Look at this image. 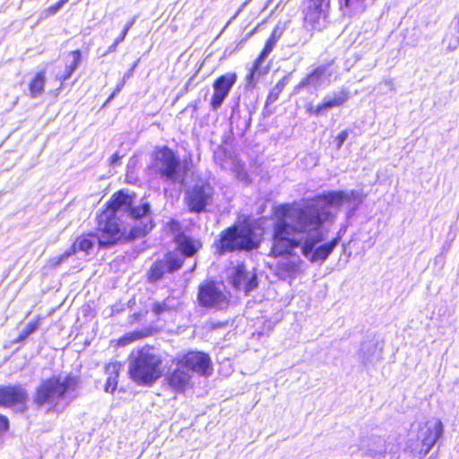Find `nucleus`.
Listing matches in <instances>:
<instances>
[{
    "label": "nucleus",
    "mask_w": 459,
    "mask_h": 459,
    "mask_svg": "<svg viewBox=\"0 0 459 459\" xmlns=\"http://www.w3.org/2000/svg\"><path fill=\"white\" fill-rule=\"evenodd\" d=\"M361 203V195L351 190L325 193L302 208H292L289 204L277 206L273 224L272 255L275 257L290 255L300 247L303 256L310 263L323 264L340 241V238H334L317 246L325 240L321 230L323 224L333 221L331 208L344 204L356 208Z\"/></svg>",
    "instance_id": "1"
},
{
    "label": "nucleus",
    "mask_w": 459,
    "mask_h": 459,
    "mask_svg": "<svg viewBox=\"0 0 459 459\" xmlns=\"http://www.w3.org/2000/svg\"><path fill=\"white\" fill-rule=\"evenodd\" d=\"M151 205L147 202H142L134 205L131 195L124 191L113 195L107 208L98 216V242L101 247H110L117 243L123 237L121 227L117 221L125 214L127 217L141 221L140 226H134L130 231L131 238H137L150 232L153 225L150 217Z\"/></svg>",
    "instance_id": "2"
},
{
    "label": "nucleus",
    "mask_w": 459,
    "mask_h": 459,
    "mask_svg": "<svg viewBox=\"0 0 459 459\" xmlns=\"http://www.w3.org/2000/svg\"><path fill=\"white\" fill-rule=\"evenodd\" d=\"M162 360L153 348L143 347L130 355L128 373L139 385H152L162 375Z\"/></svg>",
    "instance_id": "3"
},
{
    "label": "nucleus",
    "mask_w": 459,
    "mask_h": 459,
    "mask_svg": "<svg viewBox=\"0 0 459 459\" xmlns=\"http://www.w3.org/2000/svg\"><path fill=\"white\" fill-rule=\"evenodd\" d=\"M210 357L200 351H190L178 359L176 369L167 377L168 383L176 392H184L191 383L194 373L210 374Z\"/></svg>",
    "instance_id": "4"
},
{
    "label": "nucleus",
    "mask_w": 459,
    "mask_h": 459,
    "mask_svg": "<svg viewBox=\"0 0 459 459\" xmlns=\"http://www.w3.org/2000/svg\"><path fill=\"white\" fill-rule=\"evenodd\" d=\"M260 241L254 230L248 226L233 225L220 235L216 242V248L219 255L231 253L234 251H250L259 247Z\"/></svg>",
    "instance_id": "5"
},
{
    "label": "nucleus",
    "mask_w": 459,
    "mask_h": 459,
    "mask_svg": "<svg viewBox=\"0 0 459 459\" xmlns=\"http://www.w3.org/2000/svg\"><path fill=\"white\" fill-rule=\"evenodd\" d=\"M77 385V378L71 376H67L64 378L61 377H53L43 380L37 388L34 402L39 406H56L59 400L65 398V395L69 394L71 392H74Z\"/></svg>",
    "instance_id": "6"
},
{
    "label": "nucleus",
    "mask_w": 459,
    "mask_h": 459,
    "mask_svg": "<svg viewBox=\"0 0 459 459\" xmlns=\"http://www.w3.org/2000/svg\"><path fill=\"white\" fill-rule=\"evenodd\" d=\"M150 168L161 178L175 180L179 168V160L171 149L163 146L154 152Z\"/></svg>",
    "instance_id": "7"
},
{
    "label": "nucleus",
    "mask_w": 459,
    "mask_h": 459,
    "mask_svg": "<svg viewBox=\"0 0 459 459\" xmlns=\"http://www.w3.org/2000/svg\"><path fill=\"white\" fill-rule=\"evenodd\" d=\"M214 189L209 183H196L185 193V202L191 212L200 213L212 204Z\"/></svg>",
    "instance_id": "8"
},
{
    "label": "nucleus",
    "mask_w": 459,
    "mask_h": 459,
    "mask_svg": "<svg viewBox=\"0 0 459 459\" xmlns=\"http://www.w3.org/2000/svg\"><path fill=\"white\" fill-rule=\"evenodd\" d=\"M330 0H306L304 2V21L312 30H322L326 23Z\"/></svg>",
    "instance_id": "9"
},
{
    "label": "nucleus",
    "mask_w": 459,
    "mask_h": 459,
    "mask_svg": "<svg viewBox=\"0 0 459 459\" xmlns=\"http://www.w3.org/2000/svg\"><path fill=\"white\" fill-rule=\"evenodd\" d=\"M198 304L206 308H222L227 306V296L213 281H204L199 285Z\"/></svg>",
    "instance_id": "10"
},
{
    "label": "nucleus",
    "mask_w": 459,
    "mask_h": 459,
    "mask_svg": "<svg viewBox=\"0 0 459 459\" xmlns=\"http://www.w3.org/2000/svg\"><path fill=\"white\" fill-rule=\"evenodd\" d=\"M330 66L331 64H325L315 68L295 87V91L299 92L301 89H307L309 91H313L328 84L333 75Z\"/></svg>",
    "instance_id": "11"
},
{
    "label": "nucleus",
    "mask_w": 459,
    "mask_h": 459,
    "mask_svg": "<svg viewBox=\"0 0 459 459\" xmlns=\"http://www.w3.org/2000/svg\"><path fill=\"white\" fill-rule=\"evenodd\" d=\"M236 82L237 75L234 73L221 75L214 81L212 85L213 94L210 102L212 110H217L221 108Z\"/></svg>",
    "instance_id": "12"
},
{
    "label": "nucleus",
    "mask_w": 459,
    "mask_h": 459,
    "mask_svg": "<svg viewBox=\"0 0 459 459\" xmlns=\"http://www.w3.org/2000/svg\"><path fill=\"white\" fill-rule=\"evenodd\" d=\"M442 434L443 425L440 420L428 421L418 432V440L421 442L420 453L426 455Z\"/></svg>",
    "instance_id": "13"
},
{
    "label": "nucleus",
    "mask_w": 459,
    "mask_h": 459,
    "mask_svg": "<svg viewBox=\"0 0 459 459\" xmlns=\"http://www.w3.org/2000/svg\"><path fill=\"white\" fill-rule=\"evenodd\" d=\"M229 278L236 290H243L247 294L257 287L256 274L247 272L244 264L233 267Z\"/></svg>",
    "instance_id": "14"
},
{
    "label": "nucleus",
    "mask_w": 459,
    "mask_h": 459,
    "mask_svg": "<svg viewBox=\"0 0 459 459\" xmlns=\"http://www.w3.org/2000/svg\"><path fill=\"white\" fill-rule=\"evenodd\" d=\"M27 391L22 385H0V406H24Z\"/></svg>",
    "instance_id": "15"
},
{
    "label": "nucleus",
    "mask_w": 459,
    "mask_h": 459,
    "mask_svg": "<svg viewBox=\"0 0 459 459\" xmlns=\"http://www.w3.org/2000/svg\"><path fill=\"white\" fill-rule=\"evenodd\" d=\"M277 40L278 37L276 35V30H273L270 38L266 40L264 48L262 50L260 56L255 59L251 72L247 76V80L250 83L255 82L260 75L265 73L261 69V65L271 54L276 45Z\"/></svg>",
    "instance_id": "16"
},
{
    "label": "nucleus",
    "mask_w": 459,
    "mask_h": 459,
    "mask_svg": "<svg viewBox=\"0 0 459 459\" xmlns=\"http://www.w3.org/2000/svg\"><path fill=\"white\" fill-rule=\"evenodd\" d=\"M380 351L377 342L367 340L361 343L360 349L358 351V358L367 367L380 359Z\"/></svg>",
    "instance_id": "17"
},
{
    "label": "nucleus",
    "mask_w": 459,
    "mask_h": 459,
    "mask_svg": "<svg viewBox=\"0 0 459 459\" xmlns=\"http://www.w3.org/2000/svg\"><path fill=\"white\" fill-rule=\"evenodd\" d=\"M175 242L181 254L187 257L194 256L202 247L200 240L194 239L186 234L176 236Z\"/></svg>",
    "instance_id": "18"
},
{
    "label": "nucleus",
    "mask_w": 459,
    "mask_h": 459,
    "mask_svg": "<svg viewBox=\"0 0 459 459\" xmlns=\"http://www.w3.org/2000/svg\"><path fill=\"white\" fill-rule=\"evenodd\" d=\"M348 92L345 91L334 92L333 95L325 97L323 102L316 107L314 113L319 116L328 109L340 107L348 100Z\"/></svg>",
    "instance_id": "19"
},
{
    "label": "nucleus",
    "mask_w": 459,
    "mask_h": 459,
    "mask_svg": "<svg viewBox=\"0 0 459 459\" xmlns=\"http://www.w3.org/2000/svg\"><path fill=\"white\" fill-rule=\"evenodd\" d=\"M81 63V52L80 50H74L69 52L65 56V68L63 74H57V79L60 82L68 80L73 73L77 69Z\"/></svg>",
    "instance_id": "20"
},
{
    "label": "nucleus",
    "mask_w": 459,
    "mask_h": 459,
    "mask_svg": "<svg viewBox=\"0 0 459 459\" xmlns=\"http://www.w3.org/2000/svg\"><path fill=\"white\" fill-rule=\"evenodd\" d=\"M122 368L120 362L109 363L106 366L108 379L105 384V391L113 393L117 389L118 373Z\"/></svg>",
    "instance_id": "21"
},
{
    "label": "nucleus",
    "mask_w": 459,
    "mask_h": 459,
    "mask_svg": "<svg viewBox=\"0 0 459 459\" xmlns=\"http://www.w3.org/2000/svg\"><path fill=\"white\" fill-rule=\"evenodd\" d=\"M94 245V237L93 236H82L78 238L74 245L69 249H74V254L77 251H83L89 253V251L93 247Z\"/></svg>",
    "instance_id": "22"
},
{
    "label": "nucleus",
    "mask_w": 459,
    "mask_h": 459,
    "mask_svg": "<svg viewBox=\"0 0 459 459\" xmlns=\"http://www.w3.org/2000/svg\"><path fill=\"white\" fill-rule=\"evenodd\" d=\"M168 264L164 260L156 261L149 271V280L151 281H157L162 278L164 273L168 272Z\"/></svg>",
    "instance_id": "23"
},
{
    "label": "nucleus",
    "mask_w": 459,
    "mask_h": 459,
    "mask_svg": "<svg viewBox=\"0 0 459 459\" xmlns=\"http://www.w3.org/2000/svg\"><path fill=\"white\" fill-rule=\"evenodd\" d=\"M45 86V76L42 73L37 74L35 78L30 83V92L32 98H36L40 95L44 91Z\"/></svg>",
    "instance_id": "24"
},
{
    "label": "nucleus",
    "mask_w": 459,
    "mask_h": 459,
    "mask_svg": "<svg viewBox=\"0 0 459 459\" xmlns=\"http://www.w3.org/2000/svg\"><path fill=\"white\" fill-rule=\"evenodd\" d=\"M39 325V320H33L29 322L25 328L20 333L18 337L14 340V342H22L25 341L33 332H35Z\"/></svg>",
    "instance_id": "25"
},
{
    "label": "nucleus",
    "mask_w": 459,
    "mask_h": 459,
    "mask_svg": "<svg viewBox=\"0 0 459 459\" xmlns=\"http://www.w3.org/2000/svg\"><path fill=\"white\" fill-rule=\"evenodd\" d=\"M168 264L167 269L169 273H174L183 265V259L176 255L170 254L164 260Z\"/></svg>",
    "instance_id": "26"
},
{
    "label": "nucleus",
    "mask_w": 459,
    "mask_h": 459,
    "mask_svg": "<svg viewBox=\"0 0 459 459\" xmlns=\"http://www.w3.org/2000/svg\"><path fill=\"white\" fill-rule=\"evenodd\" d=\"M74 254V249H68L64 254L54 257L51 259L50 263L53 266H58L60 265L64 261H65L69 256L73 255Z\"/></svg>",
    "instance_id": "27"
},
{
    "label": "nucleus",
    "mask_w": 459,
    "mask_h": 459,
    "mask_svg": "<svg viewBox=\"0 0 459 459\" xmlns=\"http://www.w3.org/2000/svg\"><path fill=\"white\" fill-rule=\"evenodd\" d=\"M143 336L144 334L143 333V332L136 331L124 336V338L120 342H123L124 344H126L133 342L134 341L139 340Z\"/></svg>",
    "instance_id": "28"
},
{
    "label": "nucleus",
    "mask_w": 459,
    "mask_h": 459,
    "mask_svg": "<svg viewBox=\"0 0 459 459\" xmlns=\"http://www.w3.org/2000/svg\"><path fill=\"white\" fill-rule=\"evenodd\" d=\"M168 310H169V307H168L166 302H155L152 305V312L158 316L162 315L163 313H165Z\"/></svg>",
    "instance_id": "29"
},
{
    "label": "nucleus",
    "mask_w": 459,
    "mask_h": 459,
    "mask_svg": "<svg viewBox=\"0 0 459 459\" xmlns=\"http://www.w3.org/2000/svg\"><path fill=\"white\" fill-rule=\"evenodd\" d=\"M349 136V131L343 130L334 139V143H336V149L340 150L344 143V142L347 140Z\"/></svg>",
    "instance_id": "30"
},
{
    "label": "nucleus",
    "mask_w": 459,
    "mask_h": 459,
    "mask_svg": "<svg viewBox=\"0 0 459 459\" xmlns=\"http://www.w3.org/2000/svg\"><path fill=\"white\" fill-rule=\"evenodd\" d=\"M280 94L281 92L279 91V88L273 87L266 99L265 107H268L270 104L275 102L278 100Z\"/></svg>",
    "instance_id": "31"
},
{
    "label": "nucleus",
    "mask_w": 459,
    "mask_h": 459,
    "mask_svg": "<svg viewBox=\"0 0 459 459\" xmlns=\"http://www.w3.org/2000/svg\"><path fill=\"white\" fill-rule=\"evenodd\" d=\"M9 426V422L6 417L0 415V434L4 433Z\"/></svg>",
    "instance_id": "32"
},
{
    "label": "nucleus",
    "mask_w": 459,
    "mask_h": 459,
    "mask_svg": "<svg viewBox=\"0 0 459 459\" xmlns=\"http://www.w3.org/2000/svg\"><path fill=\"white\" fill-rule=\"evenodd\" d=\"M63 7V5L60 4L59 2H57L56 4L54 5H51L50 7L48 8L47 10V13L49 15H54L56 14L61 8Z\"/></svg>",
    "instance_id": "33"
},
{
    "label": "nucleus",
    "mask_w": 459,
    "mask_h": 459,
    "mask_svg": "<svg viewBox=\"0 0 459 459\" xmlns=\"http://www.w3.org/2000/svg\"><path fill=\"white\" fill-rule=\"evenodd\" d=\"M122 156H120L117 152L114 153L110 158V164L112 166H117L120 164V160Z\"/></svg>",
    "instance_id": "34"
},
{
    "label": "nucleus",
    "mask_w": 459,
    "mask_h": 459,
    "mask_svg": "<svg viewBox=\"0 0 459 459\" xmlns=\"http://www.w3.org/2000/svg\"><path fill=\"white\" fill-rule=\"evenodd\" d=\"M459 47V38H455L453 42H450L447 46V48L450 51L455 50Z\"/></svg>",
    "instance_id": "35"
},
{
    "label": "nucleus",
    "mask_w": 459,
    "mask_h": 459,
    "mask_svg": "<svg viewBox=\"0 0 459 459\" xmlns=\"http://www.w3.org/2000/svg\"><path fill=\"white\" fill-rule=\"evenodd\" d=\"M125 83H126V82H124V81L122 80V82H121L120 83H118V84H117V86L116 87V90H115V91H113V93L109 96L108 100H111V99H113V98L115 97V95H116L117 93H118V92L123 89V87H124Z\"/></svg>",
    "instance_id": "36"
},
{
    "label": "nucleus",
    "mask_w": 459,
    "mask_h": 459,
    "mask_svg": "<svg viewBox=\"0 0 459 459\" xmlns=\"http://www.w3.org/2000/svg\"><path fill=\"white\" fill-rule=\"evenodd\" d=\"M136 19H137V16H134L131 19V21H129L124 27V30L125 32H127L129 31V30L133 27V25L136 22Z\"/></svg>",
    "instance_id": "37"
},
{
    "label": "nucleus",
    "mask_w": 459,
    "mask_h": 459,
    "mask_svg": "<svg viewBox=\"0 0 459 459\" xmlns=\"http://www.w3.org/2000/svg\"><path fill=\"white\" fill-rule=\"evenodd\" d=\"M136 65H137V64L135 63V64L132 66V68H131L129 71H127V73H126V74H124V76H123V81H124V82H126V80H128V79L133 75L134 70V68L136 67Z\"/></svg>",
    "instance_id": "38"
},
{
    "label": "nucleus",
    "mask_w": 459,
    "mask_h": 459,
    "mask_svg": "<svg viewBox=\"0 0 459 459\" xmlns=\"http://www.w3.org/2000/svg\"><path fill=\"white\" fill-rule=\"evenodd\" d=\"M382 452H383V449L381 446L380 448H377V449H368L367 453L370 456H376L377 455L381 454Z\"/></svg>",
    "instance_id": "39"
},
{
    "label": "nucleus",
    "mask_w": 459,
    "mask_h": 459,
    "mask_svg": "<svg viewBox=\"0 0 459 459\" xmlns=\"http://www.w3.org/2000/svg\"><path fill=\"white\" fill-rule=\"evenodd\" d=\"M126 35H127V32H125V30H123L122 33L119 35V37H117L116 39L117 43H121L122 41H124Z\"/></svg>",
    "instance_id": "40"
},
{
    "label": "nucleus",
    "mask_w": 459,
    "mask_h": 459,
    "mask_svg": "<svg viewBox=\"0 0 459 459\" xmlns=\"http://www.w3.org/2000/svg\"><path fill=\"white\" fill-rule=\"evenodd\" d=\"M118 44L119 43H117V41L115 40L114 43L108 47L107 53L115 52L117 50V47Z\"/></svg>",
    "instance_id": "41"
},
{
    "label": "nucleus",
    "mask_w": 459,
    "mask_h": 459,
    "mask_svg": "<svg viewBox=\"0 0 459 459\" xmlns=\"http://www.w3.org/2000/svg\"><path fill=\"white\" fill-rule=\"evenodd\" d=\"M284 86H285V83H284L283 80H281L277 82V84L274 86V88H279V91L281 92Z\"/></svg>",
    "instance_id": "42"
},
{
    "label": "nucleus",
    "mask_w": 459,
    "mask_h": 459,
    "mask_svg": "<svg viewBox=\"0 0 459 459\" xmlns=\"http://www.w3.org/2000/svg\"><path fill=\"white\" fill-rule=\"evenodd\" d=\"M351 0H340L341 6L349 7Z\"/></svg>",
    "instance_id": "43"
},
{
    "label": "nucleus",
    "mask_w": 459,
    "mask_h": 459,
    "mask_svg": "<svg viewBox=\"0 0 459 459\" xmlns=\"http://www.w3.org/2000/svg\"><path fill=\"white\" fill-rule=\"evenodd\" d=\"M385 82L386 85H388L390 87L391 90L394 89V84L393 80L388 79Z\"/></svg>",
    "instance_id": "44"
},
{
    "label": "nucleus",
    "mask_w": 459,
    "mask_h": 459,
    "mask_svg": "<svg viewBox=\"0 0 459 459\" xmlns=\"http://www.w3.org/2000/svg\"><path fill=\"white\" fill-rule=\"evenodd\" d=\"M69 0H60L58 1L60 3L61 5H65Z\"/></svg>",
    "instance_id": "45"
},
{
    "label": "nucleus",
    "mask_w": 459,
    "mask_h": 459,
    "mask_svg": "<svg viewBox=\"0 0 459 459\" xmlns=\"http://www.w3.org/2000/svg\"><path fill=\"white\" fill-rule=\"evenodd\" d=\"M252 0H247L243 4H242V7H245L249 2H251Z\"/></svg>",
    "instance_id": "46"
},
{
    "label": "nucleus",
    "mask_w": 459,
    "mask_h": 459,
    "mask_svg": "<svg viewBox=\"0 0 459 459\" xmlns=\"http://www.w3.org/2000/svg\"><path fill=\"white\" fill-rule=\"evenodd\" d=\"M244 7L241 6V8L238 10V12L237 13H235V16H238V14L239 13V12H241V10L243 9Z\"/></svg>",
    "instance_id": "47"
}]
</instances>
